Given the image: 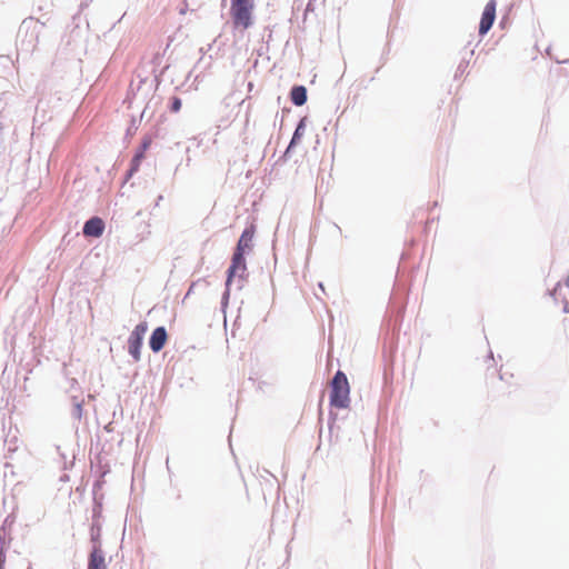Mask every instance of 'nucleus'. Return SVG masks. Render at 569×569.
Segmentation results:
<instances>
[{
	"label": "nucleus",
	"instance_id": "nucleus-4",
	"mask_svg": "<svg viewBox=\"0 0 569 569\" xmlns=\"http://www.w3.org/2000/svg\"><path fill=\"white\" fill-rule=\"evenodd\" d=\"M247 270L244 254L241 252H234L231 259V264L228 269V277L226 281V293H229V287L236 276L240 278L243 277V273Z\"/></svg>",
	"mask_w": 569,
	"mask_h": 569
},
{
	"label": "nucleus",
	"instance_id": "nucleus-16",
	"mask_svg": "<svg viewBox=\"0 0 569 569\" xmlns=\"http://www.w3.org/2000/svg\"><path fill=\"white\" fill-rule=\"evenodd\" d=\"M566 286L569 287V274L568 278L566 279Z\"/></svg>",
	"mask_w": 569,
	"mask_h": 569
},
{
	"label": "nucleus",
	"instance_id": "nucleus-5",
	"mask_svg": "<svg viewBox=\"0 0 569 569\" xmlns=\"http://www.w3.org/2000/svg\"><path fill=\"white\" fill-rule=\"evenodd\" d=\"M93 547L89 556L88 569H107L104 552L99 541V533L92 537Z\"/></svg>",
	"mask_w": 569,
	"mask_h": 569
},
{
	"label": "nucleus",
	"instance_id": "nucleus-3",
	"mask_svg": "<svg viewBox=\"0 0 569 569\" xmlns=\"http://www.w3.org/2000/svg\"><path fill=\"white\" fill-rule=\"evenodd\" d=\"M148 331V323L146 321L137 325L128 339V352L132 356L134 361H139L141 358V347L144 335Z\"/></svg>",
	"mask_w": 569,
	"mask_h": 569
},
{
	"label": "nucleus",
	"instance_id": "nucleus-2",
	"mask_svg": "<svg viewBox=\"0 0 569 569\" xmlns=\"http://www.w3.org/2000/svg\"><path fill=\"white\" fill-rule=\"evenodd\" d=\"M253 0H231L230 16L234 28L248 29L252 26Z\"/></svg>",
	"mask_w": 569,
	"mask_h": 569
},
{
	"label": "nucleus",
	"instance_id": "nucleus-14",
	"mask_svg": "<svg viewBox=\"0 0 569 569\" xmlns=\"http://www.w3.org/2000/svg\"><path fill=\"white\" fill-rule=\"evenodd\" d=\"M560 288H561V284H560V283H558V284L555 287V289H553V291H552V296H553V297H556V295H557V292H558V290H559Z\"/></svg>",
	"mask_w": 569,
	"mask_h": 569
},
{
	"label": "nucleus",
	"instance_id": "nucleus-8",
	"mask_svg": "<svg viewBox=\"0 0 569 569\" xmlns=\"http://www.w3.org/2000/svg\"><path fill=\"white\" fill-rule=\"evenodd\" d=\"M254 232H256V228L253 224L246 228L240 236V239L237 243L234 252H241L242 254H244L246 251L250 250L252 248V239H253Z\"/></svg>",
	"mask_w": 569,
	"mask_h": 569
},
{
	"label": "nucleus",
	"instance_id": "nucleus-13",
	"mask_svg": "<svg viewBox=\"0 0 569 569\" xmlns=\"http://www.w3.org/2000/svg\"><path fill=\"white\" fill-rule=\"evenodd\" d=\"M181 99L178 97H173L172 103H171V111L178 112L181 109Z\"/></svg>",
	"mask_w": 569,
	"mask_h": 569
},
{
	"label": "nucleus",
	"instance_id": "nucleus-11",
	"mask_svg": "<svg viewBox=\"0 0 569 569\" xmlns=\"http://www.w3.org/2000/svg\"><path fill=\"white\" fill-rule=\"evenodd\" d=\"M290 99L296 106H303L307 101V89L303 86H295L290 92Z\"/></svg>",
	"mask_w": 569,
	"mask_h": 569
},
{
	"label": "nucleus",
	"instance_id": "nucleus-7",
	"mask_svg": "<svg viewBox=\"0 0 569 569\" xmlns=\"http://www.w3.org/2000/svg\"><path fill=\"white\" fill-rule=\"evenodd\" d=\"M104 222L99 217H92L83 226V234L86 237L99 238L104 231Z\"/></svg>",
	"mask_w": 569,
	"mask_h": 569
},
{
	"label": "nucleus",
	"instance_id": "nucleus-10",
	"mask_svg": "<svg viewBox=\"0 0 569 569\" xmlns=\"http://www.w3.org/2000/svg\"><path fill=\"white\" fill-rule=\"evenodd\" d=\"M150 144H151V138H149V137L144 138L141 143V147L139 148V150L136 152L134 157L131 160L130 173L138 171L140 163L144 158V153L149 149Z\"/></svg>",
	"mask_w": 569,
	"mask_h": 569
},
{
	"label": "nucleus",
	"instance_id": "nucleus-15",
	"mask_svg": "<svg viewBox=\"0 0 569 569\" xmlns=\"http://www.w3.org/2000/svg\"><path fill=\"white\" fill-rule=\"evenodd\" d=\"M568 306H569V303L566 301L565 302V308H563L565 312H569V307Z\"/></svg>",
	"mask_w": 569,
	"mask_h": 569
},
{
	"label": "nucleus",
	"instance_id": "nucleus-1",
	"mask_svg": "<svg viewBox=\"0 0 569 569\" xmlns=\"http://www.w3.org/2000/svg\"><path fill=\"white\" fill-rule=\"evenodd\" d=\"M350 386L347 376L337 371L330 383V405L338 409H346L350 405Z\"/></svg>",
	"mask_w": 569,
	"mask_h": 569
},
{
	"label": "nucleus",
	"instance_id": "nucleus-6",
	"mask_svg": "<svg viewBox=\"0 0 569 569\" xmlns=\"http://www.w3.org/2000/svg\"><path fill=\"white\" fill-rule=\"evenodd\" d=\"M496 8L497 1L490 0L482 12L480 24H479V33L481 36L486 34L492 27L496 19Z\"/></svg>",
	"mask_w": 569,
	"mask_h": 569
},
{
	"label": "nucleus",
	"instance_id": "nucleus-12",
	"mask_svg": "<svg viewBox=\"0 0 569 569\" xmlns=\"http://www.w3.org/2000/svg\"><path fill=\"white\" fill-rule=\"evenodd\" d=\"M305 132H306V124H305V120H300V122L298 123L296 130H295V133H293V137L287 148V151L286 153H289L291 151V149L297 144L299 143V141L301 140V138L305 136Z\"/></svg>",
	"mask_w": 569,
	"mask_h": 569
},
{
	"label": "nucleus",
	"instance_id": "nucleus-9",
	"mask_svg": "<svg viewBox=\"0 0 569 569\" xmlns=\"http://www.w3.org/2000/svg\"><path fill=\"white\" fill-rule=\"evenodd\" d=\"M167 340H168V335H167L164 327L156 328L150 337V340H149L150 349L153 352H159L160 350H162V348L167 343Z\"/></svg>",
	"mask_w": 569,
	"mask_h": 569
}]
</instances>
